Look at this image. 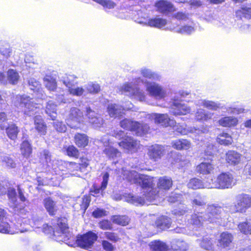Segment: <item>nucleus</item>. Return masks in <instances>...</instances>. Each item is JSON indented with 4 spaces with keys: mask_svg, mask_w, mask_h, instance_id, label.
<instances>
[{
    "mask_svg": "<svg viewBox=\"0 0 251 251\" xmlns=\"http://www.w3.org/2000/svg\"><path fill=\"white\" fill-rule=\"evenodd\" d=\"M58 225V229L53 233L55 240L58 242H66V244L70 246L77 245L81 248L88 249L93 245L98 238L96 234L90 231L80 236L75 241V237L69 231L66 225L62 223Z\"/></svg>",
    "mask_w": 251,
    "mask_h": 251,
    "instance_id": "1",
    "label": "nucleus"
},
{
    "mask_svg": "<svg viewBox=\"0 0 251 251\" xmlns=\"http://www.w3.org/2000/svg\"><path fill=\"white\" fill-rule=\"evenodd\" d=\"M66 121L68 126L74 128H79L81 125L85 124L86 122L90 123L96 128L100 127L103 124V119L90 107L86 108L85 116L78 108H71Z\"/></svg>",
    "mask_w": 251,
    "mask_h": 251,
    "instance_id": "2",
    "label": "nucleus"
},
{
    "mask_svg": "<svg viewBox=\"0 0 251 251\" xmlns=\"http://www.w3.org/2000/svg\"><path fill=\"white\" fill-rule=\"evenodd\" d=\"M42 159L45 160L47 163V166L49 168V171L55 176L54 177H48L50 179H56L58 181H60L63 179V176L67 174V162L62 160H53L51 161L50 155L48 151H44L42 154Z\"/></svg>",
    "mask_w": 251,
    "mask_h": 251,
    "instance_id": "3",
    "label": "nucleus"
},
{
    "mask_svg": "<svg viewBox=\"0 0 251 251\" xmlns=\"http://www.w3.org/2000/svg\"><path fill=\"white\" fill-rule=\"evenodd\" d=\"M141 82L145 83V81L140 77L136 78L131 82L124 84L121 87V91L125 93L131 99L140 101H144L146 100V94L143 90L137 87Z\"/></svg>",
    "mask_w": 251,
    "mask_h": 251,
    "instance_id": "4",
    "label": "nucleus"
},
{
    "mask_svg": "<svg viewBox=\"0 0 251 251\" xmlns=\"http://www.w3.org/2000/svg\"><path fill=\"white\" fill-rule=\"evenodd\" d=\"M124 178L126 179L132 183L138 184L143 189H150L154 185V177L138 174L134 171H127L122 170Z\"/></svg>",
    "mask_w": 251,
    "mask_h": 251,
    "instance_id": "5",
    "label": "nucleus"
},
{
    "mask_svg": "<svg viewBox=\"0 0 251 251\" xmlns=\"http://www.w3.org/2000/svg\"><path fill=\"white\" fill-rule=\"evenodd\" d=\"M14 104L17 107H21L24 113L30 116L37 113L40 108L38 104L35 103L32 99L25 95L17 96Z\"/></svg>",
    "mask_w": 251,
    "mask_h": 251,
    "instance_id": "6",
    "label": "nucleus"
},
{
    "mask_svg": "<svg viewBox=\"0 0 251 251\" xmlns=\"http://www.w3.org/2000/svg\"><path fill=\"white\" fill-rule=\"evenodd\" d=\"M235 184L233 177L229 173H224L219 175L214 182L206 184L208 189H228L231 188Z\"/></svg>",
    "mask_w": 251,
    "mask_h": 251,
    "instance_id": "7",
    "label": "nucleus"
},
{
    "mask_svg": "<svg viewBox=\"0 0 251 251\" xmlns=\"http://www.w3.org/2000/svg\"><path fill=\"white\" fill-rule=\"evenodd\" d=\"M120 126L124 129L135 132L138 136H142L149 130V126L147 124H140L128 119L121 121Z\"/></svg>",
    "mask_w": 251,
    "mask_h": 251,
    "instance_id": "8",
    "label": "nucleus"
},
{
    "mask_svg": "<svg viewBox=\"0 0 251 251\" xmlns=\"http://www.w3.org/2000/svg\"><path fill=\"white\" fill-rule=\"evenodd\" d=\"M113 136L119 139L123 138L124 140L119 142L118 144L120 147L129 151L135 152L139 147L140 144L137 141L131 137H124V132L122 131H114Z\"/></svg>",
    "mask_w": 251,
    "mask_h": 251,
    "instance_id": "9",
    "label": "nucleus"
},
{
    "mask_svg": "<svg viewBox=\"0 0 251 251\" xmlns=\"http://www.w3.org/2000/svg\"><path fill=\"white\" fill-rule=\"evenodd\" d=\"M251 206V198L248 195L241 194L235 197V201L234 205L230 208V211L233 213L245 212Z\"/></svg>",
    "mask_w": 251,
    "mask_h": 251,
    "instance_id": "10",
    "label": "nucleus"
},
{
    "mask_svg": "<svg viewBox=\"0 0 251 251\" xmlns=\"http://www.w3.org/2000/svg\"><path fill=\"white\" fill-rule=\"evenodd\" d=\"M143 192L144 193L143 195L145 196L144 198L129 194L126 198V201L136 205H138L139 204L143 205L145 202V199H146L147 201H151L153 200H155L157 197V194L156 192V190H154L152 187L150 189L143 190Z\"/></svg>",
    "mask_w": 251,
    "mask_h": 251,
    "instance_id": "11",
    "label": "nucleus"
},
{
    "mask_svg": "<svg viewBox=\"0 0 251 251\" xmlns=\"http://www.w3.org/2000/svg\"><path fill=\"white\" fill-rule=\"evenodd\" d=\"M21 220H22V226L21 228L25 229L26 227V225H27L29 227L28 231L30 230L31 227L34 228L37 232L42 231L45 234L50 233L52 231V227L49 226L46 224H44L41 219H34L32 220V222H30L29 224L27 223V220L25 218ZM27 231H28V230Z\"/></svg>",
    "mask_w": 251,
    "mask_h": 251,
    "instance_id": "12",
    "label": "nucleus"
},
{
    "mask_svg": "<svg viewBox=\"0 0 251 251\" xmlns=\"http://www.w3.org/2000/svg\"><path fill=\"white\" fill-rule=\"evenodd\" d=\"M22 220L18 219L17 224L13 225H10L6 221H2L0 223V232L13 234L19 232L23 233L29 230V226L26 225V227L24 229L22 226Z\"/></svg>",
    "mask_w": 251,
    "mask_h": 251,
    "instance_id": "13",
    "label": "nucleus"
},
{
    "mask_svg": "<svg viewBox=\"0 0 251 251\" xmlns=\"http://www.w3.org/2000/svg\"><path fill=\"white\" fill-rule=\"evenodd\" d=\"M146 91L149 94L157 99H162L166 96V91L159 84L145 81Z\"/></svg>",
    "mask_w": 251,
    "mask_h": 251,
    "instance_id": "14",
    "label": "nucleus"
},
{
    "mask_svg": "<svg viewBox=\"0 0 251 251\" xmlns=\"http://www.w3.org/2000/svg\"><path fill=\"white\" fill-rule=\"evenodd\" d=\"M147 117L153 120L155 124H160L165 127L173 126L175 123L174 121L170 118L167 114L153 113L148 114Z\"/></svg>",
    "mask_w": 251,
    "mask_h": 251,
    "instance_id": "15",
    "label": "nucleus"
},
{
    "mask_svg": "<svg viewBox=\"0 0 251 251\" xmlns=\"http://www.w3.org/2000/svg\"><path fill=\"white\" fill-rule=\"evenodd\" d=\"M168 146L155 144L148 149V155L151 159L154 161L160 159L166 153Z\"/></svg>",
    "mask_w": 251,
    "mask_h": 251,
    "instance_id": "16",
    "label": "nucleus"
},
{
    "mask_svg": "<svg viewBox=\"0 0 251 251\" xmlns=\"http://www.w3.org/2000/svg\"><path fill=\"white\" fill-rule=\"evenodd\" d=\"M105 149L103 150V153L109 159H115L121 157V152L117 149L114 148L112 145V143L106 136L102 139Z\"/></svg>",
    "mask_w": 251,
    "mask_h": 251,
    "instance_id": "17",
    "label": "nucleus"
},
{
    "mask_svg": "<svg viewBox=\"0 0 251 251\" xmlns=\"http://www.w3.org/2000/svg\"><path fill=\"white\" fill-rule=\"evenodd\" d=\"M222 211L223 209L221 206L214 204L208 205L206 209V213H205V218L208 222H215L216 220L219 218Z\"/></svg>",
    "mask_w": 251,
    "mask_h": 251,
    "instance_id": "18",
    "label": "nucleus"
},
{
    "mask_svg": "<svg viewBox=\"0 0 251 251\" xmlns=\"http://www.w3.org/2000/svg\"><path fill=\"white\" fill-rule=\"evenodd\" d=\"M170 112L174 115H186L191 112V108L177 100H174L171 105Z\"/></svg>",
    "mask_w": 251,
    "mask_h": 251,
    "instance_id": "19",
    "label": "nucleus"
},
{
    "mask_svg": "<svg viewBox=\"0 0 251 251\" xmlns=\"http://www.w3.org/2000/svg\"><path fill=\"white\" fill-rule=\"evenodd\" d=\"M137 22L144 25L157 28H161L167 24L166 20L159 17L150 18L148 20H137Z\"/></svg>",
    "mask_w": 251,
    "mask_h": 251,
    "instance_id": "20",
    "label": "nucleus"
},
{
    "mask_svg": "<svg viewBox=\"0 0 251 251\" xmlns=\"http://www.w3.org/2000/svg\"><path fill=\"white\" fill-rule=\"evenodd\" d=\"M174 128L176 131L183 135H186L190 133L200 134L205 133L206 131V129L203 131L199 128H196L195 127H187L186 125H181L179 124L176 125Z\"/></svg>",
    "mask_w": 251,
    "mask_h": 251,
    "instance_id": "21",
    "label": "nucleus"
},
{
    "mask_svg": "<svg viewBox=\"0 0 251 251\" xmlns=\"http://www.w3.org/2000/svg\"><path fill=\"white\" fill-rule=\"evenodd\" d=\"M233 240V236L227 232L222 233L218 241V246L221 250L223 249H229L231 246V242Z\"/></svg>",
    "mask_w": 251,
    "mask_h": 251,
    "instance_id": "22",
    "label": "nucleus"
},
{
    "mask_svg": "<svg viewBox=\"0 0 251 251\" xmlns=\"http://www.w3.org/2000/svg\"><path fill=\"white\" fill-rule=\"evenodd\" d=\"M155 6L157 10L162 13H168L175 10L173 4L169 1L160 0L156 3Z\"/></svg>",
    "mask_w": 251,
    "mask_h": 251,
    "instance_id": "23",
    "label": "nucleus"
},
{
    "mask_svg": "<svg viewBox=\"0 0 251 251\" xmlns=\"http://www.w3.org/2000/svg\"><path fill=\"white\" fill-rule=\"evenodd\" d=\"M207 221L205 218V214L198 212L192 215L190 223L195 228H200L204 222Z\"/></svg>",
    "mask_w": 251,
    "mask_h": 251,
    "instance_id": "24",
    "label": "nucleus"
},
{
    "mask_svg": "<svg viewBox=\"0 0 251 251\" xmlns=\"http://www.w3.org/2000/svg\"><path fill=\"white\" fill-rule=\"evenodd\" d=\"M172 146L177 150H187L191 148V142L186 139H177L171 142Z\"/></svg>",
    "mask_w": 251,
    "mask_h": 251,
    "instance_id": "25",
    "label": "nucleus"
},
{
    "mask_svg": "<svg viewBox=\"0 0 251 251\" xmlns=\"http://www.w3.org/2000/svg\"><path fill=\"white\" fill-rule=\"evenodd\" d=\"M214 113L211 112L206 111L203 109H199L195 114V119L197 121L204 122L212 118Z\"/></svg>",
    "mask_w": 251,
    "mask_h": 251,
    "instance_id": "26",
    "label": "nucleus"
},
{
    "mask_svg": "<svg viewBox=\"0 0 251 251\" xmlns=\"http://www.w3.org/2000/svg\"><path fill=\"white\" fill-rule=\"evenodd\" d=\"M124 108L116 104H109L107 107V112L111 117H120L124 114Z\"/></svg>",
    "mask_w": 251,
    "mask_h": 251,
    "instance_id": "27",
    "label": "nucleus"
},
{
    "mask_svg": "<svg viewBox=\"0 0 251 251\" xmlns=\"http://www.w3.org/2000/svg\"><path fill=\"white\" fill-rule=\"evenodd\" d=\"M173 185L172 179L168 176H164L160 177L157 183V187L161 190H168L170 189Z\"/></svg>",
    "mask_w": 251,
    "mask_h": 251,
    "instance_id": "28",
    "label": "nucleus"
},
{
    "mask_svg": "<svg viewBox=\"0 0 251 251\" xmlns=\"http://www.w3.org/2000/svg\"><path fill=\"white\" fill-rule=\"evenodd\" d=\"M196 105L199 106H203L204 107L212 110H217L221 108L220 103L206 100H199L196 102Z\"/></svg>",
    "mask_w": 251,
    "mask_h": 251,
    "instance_id": "29",
    "label": "nucleus"
},
{
    "mask_svg": "<svg viewBox=\"0 0 251 251\" xmlns=\"http://www.w3.org/2000/svg\"><path fill=\"white\" fill-rule=\"evenodd\" d=\"M36 130L41 134L45 135L47 132V126L41 116H36L34 119Z\"/></svg>",
    "mask_w": 251,
    "mask_h": 251,
    "instance_id": "30",
    "label": "nucleus"
},
{
    "mask_svg": "<svg viewBox=\"0 0 251 251\" xmlns=\"http://www.w3.org/2000/svg\"><path fill=\"white\" fill-rule=\"evenodd\" d=\"M213 169V165L209 161L202 162L197 167V171L204 175L210 174Z\"/></svg>",
    "mask_w": 251,
    "mask_h": 251,
    "instance_id": "31",
    "label": "nucleus"
},
{
    "mask_svg": "<svg viewBox=\"0 0 251 251\" xmlns=\"http://www.w3.org/2000/svg\"><path fill=\"white\" fill-rule=\"evenodd\" d=\"M152 251H168L169 247L164 242L160 240H154L149 244Z\"/></svg>",
    "mask_w": 251,
    "mask_h": 251,
    "instance_id": "32",
    "label": "nucleus"
},
{
    "mask_svg": "<svg viewBox=\"0 0 251 251\" xmlns=\"http://www.w3.org/2000/svg\"><path fill=\"white\" fill-rule=\"evenodd\" d=\"M171 224V219L163 216L158 217L155 222L156 227L161 230L169 228L170 227Z\"/></svg>",
    "mask_w": 251,
    "mask_h": 251,
    "instance_id": "33",
    "label": "nucleus"
},
{
    "mask_svg": "<svg viewBox=\"0 0 251 251\" xmlns=\"http://www.w3.org/2000/svg\"><path fill=\"white\" fill-rule=\"evenodd\" d=\"M241 160L240 154L235 151H228L226 154V160L230 164L235 165L239 163Z\"/></svg>",
    "mask_w": 251,
    "mask_h": 251,
    "instance_id": "34",
    "label": "nucleus"
},
{
    "mask_svg": "<svg viewBox=\"0 0 251 251\" xmlns=\"http://www.w3.org/2000/svg\"><path fill=\"white\" fill-rule=\"evenodd\" d=\"M44 206L50 215H54L58 210L55 202L50 198H48L44 200Z\"/></svg>",
    "mask_w": 251,
    "mask_h": 251,
    "instance_id": "35",
    "label": "nucleus"
},
{
    "mask_svg": "<svg viewBox=\"0 0 251 251\" xmlns=\"http://www.w3.org/2000/svg\"><path fill=\"white\" fill-rule=\"evenodd\" d=\"M218 123L219 125L224 127H231L237 125L238 120L235 117H225L220 119Z\"/></svg>",
    "mask_w": 251,
    "mask_h": 251,
    "instance_id": "36",
    "label": "nucleus"
},
{
    "mask_svg": "<svg viewBox=\"0 0 251 251\" xmlns=\"http://www.w3.org/2000/svg\"><path fill=\"white\" fill-rule=\"evenodd\" d=\"M46 114L50 117L52 120H54L57 116L56 105L52 100H49L46 107Z\"/></svg>",
    "mask_w": 251,
    "mask_h": 251,
    "instance_id": "37",
    "label": "nucleus"
},
{
    "mask_svg": "<svg viewBox=\"0 0 251 251\" xmlns=\"http://www.w3.org/2000/svg\"><path fill=\"white\" fill-rule=\"evenodd\" d=\"M75 141L76 145L79 147L84 148L88 143V138L84 134L78 133L75 136Z\"/></svg>",
    "mask_w": 251,
    "mask_h": 251,
    "instance_id": "38",
    "label": "nucleus"
},
{
    "mask_svg": "<svg viewBox=\"0 0 251 251\" xmlns=\"http://www.w3.org/2000/svg\"><path fill=\"white\" fill-rule=\"evenodd\" d=\"M140 73L143 77L149 79L159 80L160 78V76L159 74L152 72L149 69L142 68L140 70Z\"/></svg>",
    "mask_w": 251,
    "mask_h": 251,
    "instance_id": "39",
    "label": "nucleus"
},
{
    "mask_svg": "<svg viewBox=\"0 0 251 251\" xmlns=\"http://www.w3.org/2000/svg\"><path fill=\"white\" fill-rule=\"evenodd\" d=\"M217 142L221 144L228 145L232 144L233 140L231 136L226 133H222L220 134L217 138Z\"/></svg>",
    "mask_w": 251,
    "mask_h": 251,
    "instance_id": "40",
    "label": "nucleus"
},
{
    "mask_svg": "<svg viewBox=\"0 0 251 251\" xmlns=\"http://www.w3.org/2000/svg\"><path fill=\"white\" fill-rule=\"evenodd\" d=\"M45 85L47 88L50 91L56 89L57 85L55 78L50 75H46L44 78Z\"/></svg>",
    "mask_w": 251,
    "mask_h": 251,
    "instance_id": "41",
    "label": "nucleus"
},
{
    "mask_svg": "<svg viewBox=\"0 0 251 251\" xmlns=\"http://www.w3.org/2000/svg\"><path fill=\"white\" fill-rule=\"evenodd\" d=\"M113 223L125 226L127 225L129 222V218L126 216H119L114 215L113 216L111 219Z\"/></svg>",
    "mask_w": 251,
    "mask_h": 251,
    "instance_id": "42",
    "label": "nucleus"
},
{
    "mask_svg": "<svg viewBox=\"0 0 251 251\" xmlns=\"http://www.w3.org/2000/svg\"><path fill=\"white\" fill-rule=\"evenodd\" d=\"M21 152L22 154L25 157L29 156L32 152V149L30 144L27 141H24L21 145Z\"/></svg>",
    "mask_w": 251,
    "mask_h": 251,
    "instance_id": "43",
    "label": "nucleus"
},
{
    "mask_svg": "<svg viewBox=\"0 0 251 251\" xmlns=\"http://www.w3.org/2000/svg\"><path fill=\"white\" fill-rule=\"evenodd\" d=\"M6 133L9 138L15 140L19 131L18 127L15 124H11L6 128Z\"/></svg>",
    "mask_w": 251,
    "mask_h": 251,
    "instance_id": "44",
    "label": "nucleus"
},
{
    "mask_svg": "<svg viewBox=\"0 0 251 251\" xmlns=\"http://www.w3.org/2000/svg\"><path fill=\"white\" fill-rule=\"evenodd\" d=\"M213 240L209 236H205L203 238L201 243V246L202 248L207 250H213L215 251H219L218 250L213 248Z\"/></svg>",
    "mask_w": 251,
    "mask_h": 251,
    "instance_id": "45",
    "label": "nucleus"
},
{
    "mask_svg": "<svg viewBox=\"0 0 251 251\" xmlns=\"http://www.w3.org/2000/svg\"><path fill=\"white\" fill-rule=\"evenodd\" d=\"M206 201L203 197L197 194L192 197L191 203L193 206H202L205 205Z\"/></svg>",
    "mask_w": 251,
    "mask_h": 251,
    "instance_id": "46",
    "label": "nucleus"
},
{
    "mask_svg": "<svg viewBox=\"0 0 251 251\" xmlns=\"http://www.w3.org/2000/svg\"><path fill=\"white\" fill-rule=\"evenodd\" d=\"M20 76L17 72L14 70L10 69L7 72V78L9 82L12 84L17 83Z\"/></svg>",
    "mask_w": 251,
    "mask_h": 251,
    "instance_id": "47",
    "label": "nucleus"
},
{
    "mask_svg": "<svg viewBox=\"0 0 251 251\" xmlns=\"http://www.w3.org/2000/svg\"><path fill=\"white\" fill-rule=\"evenodd\" d=\"M11 49L10 48L9 45L4 42H0V52L6 58L9 57L11 54Z\"/></svg>",
    "mask_w": 251,
    "mask_h": 251,
    "instance_id": "48",
    "label": "nucleus"
},
{
    "mask_svg": "<svg viewBox=\"0 0 251 251\" xmlns=\"http://www.w3.org/2000/svg\"><path fill=\"white\" fill-rule=\"evenodd\" d=\"M188 188L193 189L203 188V183L199 179L194 178L190 180L188 183Z\"/></svg>",
    "mask_w": 251,
    "mask_h": 251,
    "instance_id": "49",
    "label": "nucleus"
},
{
    "mask_svg": "<svg viewBox=\"0 0 251 251\" xmlns=\"http://www.w3.org/2000/svg\"><path fill=\"white\" fill-rule=\"evenodd\" d=\"M173 29L177 33L181 34H191L195 31L194 28L190 25L182 26L181 27L177 26L174 27Z\"/></svg>",
    "mask_w": 251,
    "mask_h": 251,
    "instance_id": "50",
    "label": "nucleus"
},
{
    "mask_svg": "<svg viewBox=\"0 0 251 251\" xmlns=\"http://www.w3.org/2000/svg\"><path fill=\"white\" fill-rule=\"evenodd\" d=\"M85 89L90 93L96 94L100 91V86L98 83L93 82H89L85 86Z\"/></svg>",
    "mask_w": 251,
    "mask_h": 251,
    "instance_id": "51",
    "label": "nucleus"
},
{
    "mask_svg": "<svg viewBox=\"0 0 251 251\" xmlns=\"http://www.w3.org/2000/svg\"><path fill=\"white\" fill-rule=\"evenodd\" d=\"M238 227L241 232L245 234H251V224L244 222L240 223Z\"/></svg>",
    "mask_w": 251,
    "mask_h": 251,
    "instance_id": "52",
    "label": "nucleus"
},
{
    "mask_svg": "<svg viewBox=\"0 0 251 251\" xmlns=\"http://www.w3.org/2000/svg\"><path fill=\"white\" fill-rule=\"evenodd\" d=\"M76 77L74 75H66L62 77V81L67 87L70 88L74 84V81Z\"/></svg>",
    "mask_w": 251,
    "mask_h": 251,
    "instance_id": "53",
    "label": "nucleus"
},
{
    "mask_svg": "<svg viewBox=\"0 0 251 251\" xmlns=\"http://www.w3.org/2000/svg\"><path fill=\"white\" fill-rule=\"evenodd\" d=\"M69 93L71 95L76 96H80L84 93L85 90L81 87H73L71 86L68 89Z\"/></svg>",
    "mask_w": 251,
    "mask_h": 251,
    "instance_id": "54",
    "label": "nucleus"
},
{
    "mask_svg": "<svg viewBox=\"0 0 251 251\" xmlns=\"http://www.w3.org/2000/svg\"><path fill=\"white\" fill-rule=\"evenodd\" d=\"M30 88L33 91L39 92L41 88V84L39 81L33 78H31L28 81Z\"/></svg>",
    "mask_w": 251,
    "mask_h": 251,
    "instance_id": "55",
    "label": "nucleus"
},
{
    "mask_svg": "<svg viewBox=\"0 0 251 251\" xmlns=\"http://www.w3.org/2000/svg\"><path fill=\"white\" fill-rule=\"evenodd\" d=\"M2 163L3 166H5L9 168H14L16 166V164L13 159L8 156L3 157Z\"/></svg>",
    "mask_w": 251,
    "mask_h": 251,
    "instance_id": "56",
    "label": "nucleus"
},
{
    "mask_svg": "<svg viewBox=\"0 0 251 251\" xmlns=\"http://www.w3.org/2000/svg\"><path fill=\"white\" fill-rule=\"evenodd\" d=\"M104 235L106 239L114 243L118 242L119 240V237L117 236V234L114 232H105Z\"/></svg>",
    "mask_w": 251,
    "mask_h": 251,
    "instance_id": "57",
    "label": "nucleus"
},
{
    "mask_svg": "<svg viewBox=\"0 0 251 251\" xmlns=\"http://www.w3.org/2000/svg\"><path fill=\"white\" fill-rule=\"evenodd\" d=\"M100 227L103 230H110L112 228V225L111 222L108 220H102L99 222Z\"/></svg>",
    "mask_w": 251,
    "mask_h": 251,
    "instance_id": "58",
    "label": "nucleus"
},
{
    "mask_svg": "<svg viewBox=\"0 0 251 251\" xmlns=\"http://www.w3.org/2000/svg\"><path fill=\"white\" fill-rule=\"evenodd\" d=\"M53 126L55 129L58 132H64L66 131L67 127L62 122L56 121L53 123Z\"/></svg>",
    "mask_w": 251,
    "mask_h": 251,
    "instance_id": "59",
    "label": "nucleus"
},
{
    "mask_svg": "<svg viewBox=\"0 0 251 251\" xmlns=\"http://www.w3.org/2000/svg\"><path fill=\"white\" fill-rule=\"evenodd\" d=\"M67 166V170L68 172L71 174L75 170H78L79 167V164L73 162H67L66 165Z\"/></svg>",
    "mask_w": 251,
    "mask_h": 251,
    "instance_id": "60",
    "label": "nucleus"
},
{
    "mask_svg": "<svg viewBox=\"0 0 251 251\" xmlns=\"http://www.w3.org/2000/svg\"><path fill=\"white\" fill-rule=\"evenodd\" d=\"M101 244L103 249L105 251H113L114 250V246L107 240H102Z\"/></svg>",
    "mask_w": 251,
    "mask_h": 251,
    "instance_id": "61",
    "label": "nucleus"
},
{
    "mask_svg": "<svg viewBox=\"0 0 251 251\" xmlns=\"http://www.w3.org/2000/svg\"><path fill=\"white\" fill-rule=\"evenodd\" d=\"M67 153L69 156L73 157H76L78 154L77 150L73 146L68 147Z\"/></svg>",
    "mask_w": 251,
    "mask_h": 251,
    "instance_id": "62",
    "label": "nucleus"
},
{
    "mask_svg": "<svg viewBox=\"0 0 251 251\" xmlns=\"http://www.w3.org/2000/svg\"><path fill=\"white\" fill-rule=\"evenodd\" d=\"M93 216L96 218H100L107 215L106 211L101 209L97 208L92 213Z\"/></svg>",
    "mask_w": 251,
    "mask_h": 251,
    "instance_id": "63",
    "label": "nucleus"
},
{
    "mask_svg": "<svg viewBox=\"0 0 251 251\" xmlns=\"http://www.w3.org/2000/svg\"><path fill=\"white\" fill-rule=\"evenodd\" d=\"M90 202V197L85 196L82 199V202L81 204V208L84 211L88 208Z\"/></svg>",
    "mask_w": 251,
    "mask_h": 251,
    "instance_id": "64",
    "label": "nucleus"
}]
</instances>
